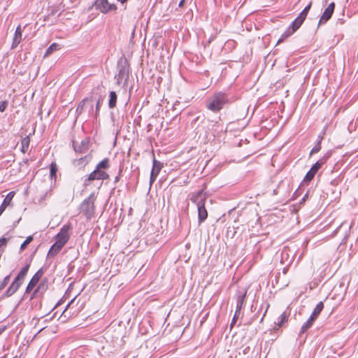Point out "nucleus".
Wrapping results in <instances>:
<instances>
[{
    "label": "nucleus",
    "instance_id": "39448f33",
    "mask_svg": "<svg viewBox=\"0 0 358 358\" xmlns=\"http://www.w3.org/2000/svg\"><path fill=\"white\" fill-rule=\"evenodd\" d=\"M83 309V303L80 300L72 299L62 313L64 317H76Z\"/></svg>",
    "mask_w": 358,
    "mask_h": 358
},
{
    "label": "nucleus",
    "instance_id": "393cba45",
    "mask_svg": "<svg viewBox=\"0 0 358 358\" xmlns=\"http://www.w3.org/2000/svg\"><path fill=\"white\" fill-rule=\"evenodd\" d=\"M292 34L290 32V30L289 29H288L285 33H283L280 38L278 39V44L280 43L281 42H282L285 39H286L287 37H289L290 35H292Z\"/></svg>",
    "mask_w": 358,
    "mask_h": 358
},
{
    "label": "nucleus",
    "instance_id": "2eb2a0df",
    "mask_svg": "<svg viewBox=\"0 0 358 358\" xmlns=\"http://www.w3.org/2000/svg\"><path fill=\"white\" fill-rule=\"evenodd\" d=\"M63 246L59 245L57 243H55L50 248V249L48 251V256L50 257H55L57 255L60 250L62 249Z\"/></svg>",
    "mask_w": 358,
    "mask_h": 358
},
{
    "label": "nucleus",
    "instance_id": "4be33fe9",
    "mask_svg": "<svg viewBox=\"0 0 358 358\" xmlns=\"http://www.w3.org/2000/svg\"><path fill=\"white\" fill-rule=\"evenodd\" d=\"M315 174L316 173H315L314 172H313L311 169H310L306 174L303 178V182L309 183L314 178Z\"/></svg>",
    "mask_w": 358,
    "mask_h": 358
},
{
    "label": "nucleus",
    "instance_id": "f03ea898",
    "mask_svg": "<svg viewBox=\"0 0 358 358\" xmlns=\"http://www.w3.org/2000/svg\"><path fill=\"white\" fill-rule=\"evenodd\" d=\"M228 101L227 94L222 92H218L207 100L206 108L214 113H217L222 110Z\"/></svg>",
    "mask_w": 358,
    "mask_h": 358
},
{
    "label": "nucleus",
    "instance_id": "cd10ccee",
    "mask_svg": "<svg viewBox=\"0 0 358 358\" xmlns=\"http://www.w3.org/2000/svg\"><path fill=\"white\" fill-rule=\"evenodd\" d=\"M306 17H307V14H306V13H304L301 12V13L299 15V16L296 17V19H297L298 20H299L301 23H303V21L305 20V19L306 18Z\"/></svg>",
    "mask_w": 358,
    "mask_h": 358
},
{
    "label": "nucleus",
    "instance_id": "b1692460",
    "mask_svg": "<svg viewBox=\"0 0 358 358\" xmlns=\"http://www.w3.org/2000/svg\"><path fill=\"white\" fill-rule=\"evenodd\" d=\"M315 320H310V317L308 318V320L306 322V323L302 326L301 331L303 332L306 331L308 328H310Z\"/></svg>",
    "mask_w": 358,
    "mask_h": 358
},
{
    "label": "nucleus",
    "instance_id": "ddd939ff",
    "mask_svg": "<svg viewBox=\"0 0 358 358\" xmlns=\"http://www.w3.org/2000/svg\"><path fill=\"white\" fill-rule=\"evenodd\" d=\"M324 308V303L323 302L320 301L317 304L315 308H314L312 314L310 315V320H315L317 317L320 315V313L322 312V309Z\"/></svg>",
    "mask_w": 358,
    "mask_h": 358
},
{
    "label": "nucleus",
    "instance_id": "c9c22d12",
    "mask_svg": "<svg viewBox=\"0 0 358 358\" xmlns=\"http://www.w3.org/2000/svg\"><path fill=\"white\" fill-rule=\"evenodd\" d=\"M118 1L121 2L122 3H125L126 1H127V0H117Z\"/></svg>",
    "mask_w": 358,
    "mask_h": 358
},
{
    "label": "nucleus",
    "instance_id": "f8f14e48",
    "mask_svg": "<svg viewBox=\"0 0 358 358\" xmlns=\"http://www.w3.org/2000/svg\"><path fill=\"white\" fill-rule=\"evenodd\" d=\"M162 167V164L157 161L155 158L153 159L152 169L150 174V181L153 182L157 178L159 171Z\"/></svg>",
    "mask_w": 358,
    "mask_h": 358
},
{
    "label": "nucleus",
    "instance_id": "4c0bfd02",
    "mask_svg": "<svg viewBox=\"0 0 358 358\" xmlns=\"http://www.w3.org/2000/svg\"><path fill=\"white\" fill-rule=\"evenodd\" d=\"M38 288H37L36 289H35V292H34V294H35V293L38 291Z\"/></svg>",
    "mask_w": 358,
    "mask_h": 358
},
{
    "label": "nucleus",
    "instance_id": "bb28decb",
    "mask_svg": "<svg viewBox=\"0 0 358 358\" xmlns=\"http://www.w3.org/2000/svg\"><path fill=\"white\" fill-rule=\"evenodd\" d=\"M9 276H6L2 282H0V292L3 290L6 286L8 285L9 281Z\"/></svg>",
    "mask_w": 358,
    "mask_h": 358
},
{
    "label": "nucleus",
    "instance_id": "aec40b11",
    "mask_svg": "<svg viewBox=\"0 0 358 358\" xmlns=\"http://www.w3.org/2000/svg\"><path fill=\"white\" fill-rule=\"evenodd\" d=\"M299 20H298L296 18L292 22L291 26L289 27L290 32L292 34L294 33L302 24Z\"/></svg>",
    "mask_w": 358,
    "mask_h": 358
},
{
    "label": "nucleus",
    "instance_id": "0eeeda50",
    "mask_svg": "<svg viewBox=\"0 0 358 358\" xmlns=\"http://www.w3.org/2000/svg\"><path fill=\"white\" fill-rule=\"evenodd\" d=\"M71 229L72 226L71 224H64L61 228L59 232L55 236V242L64 247L70 238Z\"/></svg>",
    "mask_w": 358,
    "mask_h": 358
},
{
    "label": "nucleus",
    "instance_id": "a211bd4d",
    "mask_svg": "<svg viewBox=\"0 0 358 358\" xmlns=\"http://www.w3.org/2000/svg\"><path fill=\"white\" fill-rule=\"evenodd\" d=\"M326 159L321 158L319 159L317 162H315L310 169L314 172L315 173H317V172L319 171V169L325 164Z\"/></svg>",
    "mask_w": 358,
    "mask_h": 358
},
{
    "label": "nucleus",
    "instance_id": "c756f323",
    "mask_svg": "<svg viewBox=\"0 0 358 358\" xmlns=\"http://www.w3.org/2000/svg\"><path fill=\"white\" fill-rule=\"evenodd\" d=\"M8 243V239L6 238H0V248L6 247Z\"/></svg>",
    "mask_w": 358,
    "mask_h": 358
},
{
    "label": "nucleus",
    "instance_id": "e433bc0d",
    "mask_svg": "<svg viewBox=\"0 0 358 358\" xmlns=\"http://www.w3.org/2000/svg\"><path fill=\"white\" fill-rule=\"evenodd\" d=\"M4 329H0V335L2 334V332L3 331Z\"/></svg>",
    "mask_w": 358,
    "mask_h": 358
},
{
    "label": "nucleus",
    "instance_id": "20e7f679",
    "mask_svg": "<svg viewBox=\"0 0 358 358\" xmlns=\"http://www.w3.org/2000/svg\"><path fill=\"white\" fill-rule=\"evenodd\" d=\"M29 267L30 264H27L20 270L18 275L15 277L13 282L10 284V285L6 290L5 293V296L6 297L12 296L19 289V288L24 282V280L27 274Z\"/></svg>",
    "mask_w": 358,
    "mask_h": 358
},
{
    "label": "nucleus",
    "instance_id": "a878e982",
    "mask_svg": "<svg viewBox=\"0 0 358 358\" xmlns=\"http://www.w3.org/2000/svg\"><path fill=\"white\" fill-rule=\"evenodd\" d=\"M288 320V316L287 315L286 313H283L282 314H281L280 315V320L278 322V325L279 327H280L283 323H285V322H287Z\"/></svg>",
    "mask_w": 358,
    "mask_h": 358
},
{
    "label": "nucleus",
    "instance_id": "c85d7f7f",
    "mask_svg": "<svg viewBox=\"0 0 358 358\" xmlns=\"http://www.w3.org/2000/svg\"><path fill=\"white\" fill-rule=\"evenodd\" d=\"M321 149V145L319 143L317 145L315 146L310 151V155H313L315 153H317Z\"/></svg>",
    "mask_w": 358,
    "mask_h": 358
},
{
    "label": "nucleus",
    "instance_id": "7ed1b4c3",
    "mask_svg": "<svg viewBox=\"0 0 358 358\" xmlns=\"http://www.w3.org/2000/svg\"><path fill=\"white\" fill-rule=\"evenodd\" d=\"M191 200L196 203L198 208V222L199 224L203 222L208 217V211L205 207L206 197L202 192H198L194 195Z\"/></svg>",
    "mask_w": 358,
    "mask_h": 358
},
{
    "label": "nucleus",
    "instance_id": "f704fd0d",
    "mask_svg": "<svg viewBox=\"0 0 358 358\" xmlns=\"http://www.w3.org/2000/svg\"><path fill=\"white\" fill-rule=\"evenodd\" d=\"M185 1V0H181V1H180V3H179L178 6H179L180 7H182V6L184 5Z\"/></svg>",
    "mask_w": 358,
    "mask_h": 358
},
{
    "label": "nucleus",
    "instance_id": "f3484780",
    "mask_svg": "<svg viewBox=\"0 0 358 358\" xmlns=\"http://www.w3.org/2000/svg\"><path fill=\"white\" fill-rule=\"evenodd\" d=\"M61 49V46L59 44L54 43L51 44L49 48L46 50L44 57H47L50 55L53 52L59 50Z\"/></svg>",
    "mask_w": 358,
    "mask_h": 358
},
{
    "label": "nucleus",
    "instance_id": "9b49d317",
    "mask_svg": "<svg viewBox=\"0 0 358 358\" xmlns=\"http://www.w3.org/2000/svg\"><path fill=\"white\" fill-rule=\"evenodd\" d=\"M22 29L21 27V25L19 24L15 31L11 48L14 49L22 41Z\"/></svg>",
    "mask_w": 358,
    "mask_h": 358
},
{
    "label": "nucleus",
    "instance_id": "423d86ee",
    "mask_svg": "<svg viewBox=\"0 0 358 358\" xmlns=\"http://www.w3.org/2000/svg\"><path fill=\"white\" fill-rule=\"evenodd\" d=\"M80 212L85 216L87 220L91 219L94 214V199L92 196H89L84 200L80 206Z\"/></svg>",
    "mask_w": 358,
    "mask_h": 358
},
{
    "label": "nucleus",
    "instance_id": "473e14b6",
    "mask_svg": "<svg viewBox=\"0 0 358 358\" xmlns=\"http://www.w3.org/2000/svg\"><path fill=\"white\" fill-rule=\"evenodd\" d=\"M124 73V69H123V68H122V69H121L119 71V73H118V76H118V78H117V81H118V83H120V78L123 76Z\"/></svg>",
    "mask_w": 358,
    "mask_h": 358
},
{
    "label": "nucleus",
    "instance_id": "dca6fc26",
    "mask_svg": "<svg viewBox=\"0 0 358 358\" xmlns=\"http://www.w3.org/2000/svg\"><path fill=\"white\" fill-rule=\"evenodd\" d=\"M245 296H246V291L240 292L239 294L237 296V305H236V313L241 309V308L244 303V300H245Z\"/></svg>",
    "mask_w": 358,
    "mask_h": 358
},
{
    "label": "nucleus",
    "instance_id": "7c9ffc66",
    "mask_svg": "<svg viewBox=\"0 0 358 358\" xmlns=\"http://www.w3.org/2000/svg\"><path fill=\"white\" fill-rule=\"evenodd\" d=\"M7 107V101H3L0 103V112H3Z\"/></svg>",
    "mask_w": 358,
    "mask_h": 358
},
{
    "label": "nucleus",
    "instance_id": "72a5a7b5",
    "mask_svg": "<svg viewBox=\"0 0 358 358\" xmlns=\"http://www.w3.org/2000/svg\"><path fill=\"white\" fill-rule=\"evenodd\" d=\"M85 99L83 100L78 105L77 110H78L80 108H83V106L85 104Z\"/></svg>",
    "mask_w": 358,
    "mask_h": 358
},
{
    "label": "nucleus",
    "instance_id": "5701e85b",
    "mask_svg": "<svg viewBox=\"0 0 358 358\" xmlns=\"http://www.w3.org/2000/svg\"><path fill=\"white\" fill-rule=\"evenodd\" d=\"M33 239L34 238H33L32 236H29L28 237H27L26 240L20 245V250L23 251L24 250H25L27 245H29L31 242H32Z\"/></svg>",
    "mask_w": 358,
    "mask_h": 358
},
{
    "label": "nucleus",
    "instance_id": "2f4dec72",
    "mask_svg": "<svg viewBox=\"0 0 358 358\" xmlns=\"http://www.w3.org/2000/svg\"><path fill=\"white\" fill-rule=\"evenodd\" d=\"M311 6H312V2H310V3H308V6H306L305 7V8H304L301 12H303V13H306V14H307V15H308V12H309V10H310V8H311Z\"/></svg>",
    "mask_w": 358,
    "mask_h": 358
},
{
    "label": "nucleus",
    "instance_id": "9d476101",
    "mask_svg": "<svg viewBox=\"0 0 358 358\" xmlns=\"http://www.w3.org/2000/svg\"><path fill=\"white\" fill-rule=\"evenodd\" d=\"M43 275V271L41 270H38L31 278L30 281L29 282L27 288L26 293H29L32 291V289L36 287V285L38 283L40 279Z\"/></svg>",
    "mask_w": 358,
    "mask_h": 358
},
{
    "label": "nucleus",
    "instance_id": "4468645a",
    "mask_svg": "<svg viewBox=\"0 0 358 358\" xmlns=\"http://www.w3.org/2000/svg\"><path fill=\"white\" fill-rule=\"evenodd\" d=\"M31 138L30 136H26L21 140V148L20 150L22 153H26L28 151L29 144H30Z\"/></svg>",
    "mask_w": 358,
    "mask_h": 358
},
{
    "label": "nucleus",
    "instance_id": "f257e3e1",
    "mask_svg": "<svg viewBox=\"0 0 358 358\" xmlns=\"http://www.w3.org/2000/svg\"><path fill=\"white\" fill-rule=\"evenodd\" d=\"M110 167V160L108 158H105L96 166L95 169L89 174L87 178L84 180V185L88 186L91 182L94 180H108L110 176L108 173L104 170Z\"/></svg>",
    "mask_w": 358,
    "mask_h": 358
},
{
    "label": "nucleus",
    "instance_id": "6ab92c4d",
    "mask_svg": "<svg viewBox=\"0 0 358 358\" xmlns=\"http://www.w3.org/2000/svg\"><path fill=\"white\" fill-rule=\"evenodd\" d=\"M109 96H110V99H109L108 106L110 108H113L116 106L117 94L115 92L111 91L110 92Z\"/></svg>",
    "mask_w": 358,
    "mask_h": 358
},
{
    "label": "nucleus",
    "instance_id": "1a4fd4ad",
    "mask_svg": "<svg viewBox=\"0 0 358 358\" xmlns=\"http://www.w3.org/2000/svg\"><path fill=\"white\" fill-rule=\"evenodd\" d=\"M335 6L334 2H331L328 5L320 17L319 24H325L331 17L334 12Z\"/></svg>",
    "mask_w": 358,
    "mask_h": 358
},
{
    "label": "nucleus",
    "instance_id": "6e6552de",
    "mask_svg": "<svg viewBox=\"0 0 358 358\" xmlns=\"http://www.w3.org/2000/svg\"><path fill=\"white\" fill-rule=\"evenodd\" d=\"M96 8L102 13H108L111 11H116L117 8L114 3H110L108 0H99L96 2Z\"/></svg>",
    "mask_w": 358,
    "mask_h": 358
},
{
    "label": "nucleus",
    "instance_id": "412c9836",
    "mask_svg": "<svg viewBox=\"0 0 358 358\" xmlns=\"http://www.w3.org/2000/svg\"><path fill=\"white\" fill-rule=\"evenodd\" d=\"M50 176L51 178L55 179L56 173L57 171V166L56 162H53L50 164Z\"/></svg>",
    "mask_w": 358,
    "mask_h": 358
}]
</instances>
